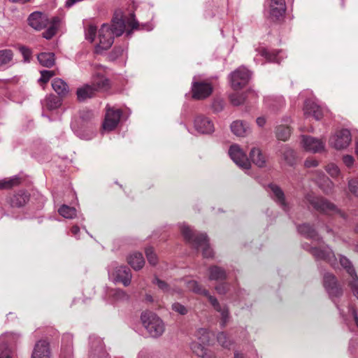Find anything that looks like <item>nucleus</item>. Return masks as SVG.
<instances>
[{
	"label": "nucleus",
	"instance_id": "obj_1",
	"mask_svg": "<svg viewBox=\"0 0 358 358\" xmlns=\"http://www.w3.org/2000/svg\"><path fill=\"white\" fill-rule=\"evenodd\" d=\"M127 24L131 27V29H137L138 26V22L134 18L126 22L122 10H116L112 19L111 27L103 24L99 31V43L96 46V52L100 53L102 50L110 48L113 43L114 37L121 36L126 30Z\"/></svg>",
	"mask_w": 358,
	"mask_h": 358
},
{
	"label": "nucleus",
	"instance_id": "obj_2",
	"mask_svg": "<svg viewBox=\"0 0 358 358\" xmlns=\"http://www.w3.org/2000/svg\"><path fill=\"white\" fill-rule=\"evenodd\" d=\"M28 22L29 24L36 30L47 28V30L43 33V36L46 39H50L57 32L60 19L58 17L49 19L45 14L34 12L29 15Z\"/></svg>",
	"mask_w": 358,
	"mask_h": 358
},
{
	"label": "nucleus",
	"instance_id": "obj_3",
	"mask_svg": "<svg viewBox=\"0 0 358 358\" xmlns=\"http://www.w3.org/2000/svg\"><path fill=\"white\" fill-rule=\"evenodd\" d=\"M180 229L186 241L196 249L202 250L203 257L208 258L213 256V252L209 246L206 234L196 233L185 224H180Z\"/></svg>",
	"mask_w": 358,
	"mask_h": 358
},
{
	"label": "nucleus",
	"instance_id": "obj_4",
	"mask_svg": "<svg viewBox=\"0 0 358 358\" xmlns=\"http://www.w3.org/2000/svg\"><path fill=\"white\" fill-rule=\"evenodd\" d=\"M141 320L151 337H159L164 332V323L155 313L149 311L143 312L141 314Z\"/></svg>",
	"mask_w": 358,
	"mask_h": 358
},
{
	"label": "nucleus",
	"instance_id": "obj_5",
	"mask_svg": "<svg viewBox=\"0 0 358 358\" xmlns=\"http://www.w3.org/2000/svg\"><path fill=\"white\" fill-rule=\"evenodd\" d=\"M108 277L113 282L122 283L127 287L131 283L132 275L127 266L113 262L108 268Z\"/></svg>",
	"mask_w": 358,
	"mask_h": 358
},
{
	"label": "nucleus",
	"instance_id": "obj_6",
	"mask_svg": "<svg viewBox=\"0 0 358 358\" xmlns=\"http://www.w3.org/2000/svg\"><path fill=\"white\" fill-rule=\"evenodd\" d=\"M306 200L315 210L322 213L329 215L338 214L344 217V214L334 203L324 198L308 194L306 196Z\"/></svg>",
	"mask_w": 358,
	"mask_h": 358
},
{
	"label": "nucleus",
	"instance_id": "obj_7",
	"mask_svg": "<svg viewBox=\"0 0 358 358\" xmlns=\"http://www.w3.org/2000/svg\"><path fill=\"white\" fill-rule=\"evenodd\" d=\"M352 141L351 133L348 129H343L336 131L329 139V146L341 150L347 148Z\"/></svg>",
	"mask_w": 358,
	"mask_h": 358
},
{
	"label": "nucleus",
	"instance_id": "obj_8",
	"mask_svg": "<svg viewBox=\"0 0 358 358\" xmlns=\"http://www.w3.org/2000/svg\"><path fill=\"white\" fill-rule=\"evenodd\" d=\"M300 145L304 150L311 153H321L326 150L325 141L308 135L301 136Z\"/></svg>",
	"mask_w": 358,
	"mask_h": 358
},
{
	"label": "nucleus",
	"instance_id": "obj_9",
	"mask_svg": "<svg viewBox=\"0 0 358 358\" xmlns=\"http://www.w3.org/2000/svg\"><path fill=\"white\" fill-rule=\"evenodd\" d=\"M303 248L309 250L317 259L325 260L333 266L336 264V258L333 251L327 246L320 245L318 247H309V245L304 244Z\"/></svg>",
	"mask_w": 358,
	"mask_h": 358
},
{
	"label": "nucleus",
	"instance_id": "obj_10",
	"mask_svg": "<svg viewBox=\"0 0 358 358\" xmlns=\"http://www.w3.org/2000/svg\"><path fill=\"white\" fill-rule=\"evenodd\" d=\"M229 155L233 162L242 169L248 170L250 166V162L245 152L237 144L231 145L229 149Z\"/></svg>",
	"mask_w": 358,
	"mask_h": 358
},
{
	"label": "nucleus",
	"instance_id": "obj_11",
	"mask_svg": "<svg viewBox=\"0 0 358 358\" xmlns=\"http://www.w3.org/2000/svg\"><path fill=\"white\" fill-rule=\"evenodd\" d=\"M251 72L245 67H239L230 74V82L234 90L241 89L248 84Z\"/></svg>",
	"mask_w": 358,
	"mask_h": 358
},
{
	"label": "nucleus",
	"instance_id": "obj_12",
	"mask_svg": "<svg viewBox=\"0 0 358 358\" xmlns=\"http://www.w3.org/2000/svg\"><path fill=\"white\" fill-rule=\"evenodd\" d=\"M340 264L350 276L351 280L349 282V286L350 287L353 294L358 299V278L351 262L345 257L340 256Z\"/></svg>",
	"mask_w": 358,
	"mask_h": 358
},
{
	"label": "nucleus",
	"instance_id": "obj_13",
	"mask_svg": "<svg viewBox=\"0 0 358 358\" xmlns=\"http://www.w3.org/2000/svg\"><path fill=\"white\" fill-rule=\"evenodd\" d=\"M121 115V110L107 107L103 129L108 131L113 130L117 126Z\"/></svg>",
	"mask_w": 358,
	"mask_h": 358
},
{
	"label": "nucleus",
	"instance_id": "obj_14",
	"mask_svg": "<svg viewBox=\"0 0 358 358\" xmlns=\"http://www.w3.org/2000/svg\"><path fill=\"white\" fill-rule=\"evenodd\" d=\"M208 301L215 310L219 313L220 325L222 328H224L231 318L228 306L225 304H220L217 299L212 295L209 296Z\"/></svg>",
	"mask_w": 358,
	"mask_h": 358
},
{
	"label": "nucleus",
	"instance_id": "obj_15",
	"mask_svg": "<svg viewBox=\"0 0 358 358\" xmlns=\"http://www.w3.org/2000/svg\"><path fill=\"white\" fill-rule=\"evenodd\" d=\"M286 11L285 0H271L267 13L272 20H279L282 18Z\"/></svg>",
	"mask_w": 358,
	"mask_h": 358
},
{
	"label": "nucleus",
	"instance_id": "obj_16",
	"mask_svg": "<svg viewBox=\"0 0 358 358\" xmlns=\"http://www.w3.org/2000/svg\"><path fill=\"white\" fill-rule=\"evenodd\" d=\"M324 287L331 299L338 297L342 294V289L338 285L335 276L331 273L324 274Z\"/></svg>",
	"mask_w": 358,
	"mask_h": 358
},
{
	"label": "nucleus",
	"instance_id": "obj_17",
	"mask_svg": "<svg viewBox=\"0 0 358 358\" xmlns=\"http://www.w3.org/2000/svg\"><path fill=\"white\" fill-rule=\"evenodd\" d=\"M192 96L196 99H203L208 97L213 91L210 84L204 82H193Z\"/></svg>",
	"mask_w": 358,
	"mask_h": 358
},
{
	"label": "nucleus",
	"instance_id": "obj_18",
	"mask_svg": "<svg viewBox=\"0 0 358 358\" xmlns=\"http://www.w3.org/2000/svg\"><path fill=\"white\" fill-rule=\"evenodd\" d=\"M31 358H51L50 344L45 340H40L35 344Z\"/></svg>",
	"mask_w": 358,
	"mask_h": 358
},
{
	"label": "nucleus",
	"instance_id": "obj_19",
	"mask_svg": "<svg viewBox=\"0 0 358 358\" xmlns=\"http://www.w3.org/2000/svg\"><path fill=\"white\" fill-rule=\"evenodd\" d=\"M91 350L89 358H108V355L104 350L103 342L99 338H90Z\"/></svg>",
	"mask_w": 358,
	"mask_h": 358
},
{
	"label": "nucleus",
	"instance_id": "obj_20",
	"mask_svg": "<svg viewBox=\"0 0 358 358\" xmlns=\"http://www.w3.org/2000/svg\"><path fill=\"white\" fill-rule=\"evenodd\" d=\"M20 334L14 333H6L0 336V348L4 352L10 351L13 355L12 346L15 345L20 339Z\"/></svg>",
	"mask_w": 358,
	"mask_h": 358
},
{
	"label": "nucleus",
	"instance_id": "obj_21",
	"mask_svg": "<svg viewBox=\"0 0 358 358\" xmlns=\"http://www.w3.org/2000/svg\"><path fill=\"white\" fill-rule=\"evenodd\" d=\"M194 128L201 134H210L214 131L213 122L207 117L199 116L194 120Z\"/></svg>",
	"mask_w": 358,
	"mask_h": 358
},
{
	"label": "nucleus",
	"instance_id": "obj_22",
	"mask_svg": "<svg viewBox=\"0 0 358 358\" xmlns=\"http://www.w3.org/2000/svg\"><path fill=\"white\" fill-rule=\"evenodd\" d=\"M271 196L277 202L284 210H287V204L285 199V195L282 189L276 185L271 184L268 187Z\"/></svg>",
	"mask_w": 358,
	"mask_h": 358
},
{
	"label": "nucleus",
	"instance_id": "obj_23",
	"mask_svg": "<svg viewBox=\"0 0 358 358\" xmlns=\"http://www.w3.org/2000/svg\"><path fill=\"white\" fill-rule=\"evenodd\" d=\"M303 111L305 115L313 116L317 120L322 119L323 116L322 109L311 100L306 101Z\"/></svg>",
	"mask_w": 358,
	"mask_h": 358
},
{
	"label": "nucleus",
	"instance_id": "obj_24",
	"mask_svg": "<svg viewBox=\"0 0 358 358\" xmlns=\"http://www.w3.org/2000/svg\"><path fill=\"white\" fill-rule=\"evenodd\" d=\"M257 52L262 57H264L268 62L280 63L282 60L283 56L282 51H275L273 50L272 52H269L267 49L264 47H259L257 49Z\"/></svg>",
	"mask_w": 358,
	"mask_h": 358
},
{
	"label": "nucleus",
	"instance_id": "obj_25",
	"mask_svg": "<svg viewBox=\"0 0 358 358\" xmlns=\"http://www.w3.org/2000/svg\"><path fill=\"white\" fill-rule=\"evenodd\" d=\"M127 262L136 271L141 270L145 264L143 255L138 252L131 253L127 257Z\"/></svg>",
	"mask_w": 358,
	"mask_h": 358
},
{
	"label": "nucleus",
	"instance_id": "obj_26",
	"mask_svg": "<svg viewBox=\"0 0 358 358\" xmlns=\"http://www.w3.org/2000/svg\"><path fill=\"white\" fill-rule=\"evenodd\" d=\"M231 130L237 136H245L250 132L248 124L242 121L236 120L231 123Z\"/></svg>",
	"mask_w": 358,
	"mask_h": 358
},
{
	"label": "nucleus",
	"instance_id": "obj_27",
	"mask_svg": "<svg viewBox=\"0 0 358 358\" xmlns=\"http://www.w3.org/2000/svg\"><path fill=\"white\" fill-rule=\"evenodd\" d=\"M202 343L193 342L191 344V349L192 352L198 357L202 358H215V355L208 351Z\"/></svg>",
	"mask_w": 358,
	"mask_h": 358
},
{
	"label": "nucleus",
	"instance_id": "obj_28",
	"mask_svg": "<svg viewBox=\"0 0 358 358\" xmlns=\"http://www.w3.org/2000/svg\"><path fill=\"white\" fill-rule=\"evenodd\" d=\"M73 336L70 334H66L63 336L62 340V352L64 358H67L72 353Z\"/></svg>",
	"mask_w": 358,
	"mask_h": 358
},
{
	"label": "nucleus",
	"instance_id": "obj_29",
	"mask_svg": "<svg viewBox=\"0 0 358 358\" xmlns=\"http://www.w3.org/2000/svg\"><path fill=\"white\" fill-rule=\"evenodd\" d=\"M320 178L317 180L320 187L323 190V192L326 194H329L332 192L334 184V182L327 177L323 172H319Z\"/></svg>",
	"mask_w": 358,
	"mask_h": 358
},
{
	"label": "nucleus",
	"instance_id": "obj_30",
	"mask_svg": "<svg viewBox=\"0 0 358 358\" xmlns=\"http://www.w3.org/2000/svg\"><path fill=\"white\" fill-rule=\"evenodd\" d=\"M96 92V89L92 85H85L77 90L76 94L78 99L80 101H85L88 98L92 97Z\"/></svg>",
	"mask_w": 358,
	"mask_h": 358
},
{
	"label": "nucleus",
	"instance_id": "obj_31",
	"mask_svg": "<svg viewBox=\"0 0 358 358\" xmlns=\"http://www.w3.org/2000/svg\"><path fill=\"white\" fill-rule=\"evenodd\" d=\"M185 283L186 284L187 288L189 291H192L198 294L203 295V296H206L208 298V299H209V296H211L209 294V292L207 289L202 288L201 286L196 280H185Z\"/></svg>",
	"mask_w": 358,
	"mask_h": 358
},
{
	"label": "nucleus",
	"instance_id": "obj_32",
	"mask_svg": "<svg viewBox=\"0 0 358 358\" xmlns=\"http://www.w3.org/2000/svg\"><path fill=\"white\" fill-rule=\"evenodd\" d=\"M29 201V196L24 192H19L10 199V204L12 207L23 206Z\"/></svg>",
	"mask_w": 358,
	"mask_h": 358
},
{
	"label": "nucleus",
	"instance_id": "obj_33",
	"mask_svg": "<svg viewBox=\"0 0 358 358\" xmlns=\"http://www.w3.org/2000/svg\"><path fill=\"white\" fill-rule=\"evenodd\" d=\"M52 89L59 96H64L69 93V86L66 82L60 78H55L52 83Z\"/></svg>",
	"mask_w": 358,
	"mask_h": 358
},
{
	"label": "nucleus",
	"instance_id": "obj_34",
	"mask_svg": "<svg viewBox=\"0 0 358 358\" xmlns=\"http://www.w3.org/2000/svg\"><path fill=\"white\" fill-rule=\"evenodd\" d=\"M37 59L40 64L48 68L52 67L55 63V55L51 52H41Z\"/></svg>",
	"mask_w": 358,
	"mask_h": 358
},
{
	"label": "nucleus",
	"instance_id": "obj_35",
	"mask_svg": "<svg viewBox=\"0 0 358 358\" xmlns=\"http://www.w3.org/2000/svg\"><path fill=\"white\" fill-rule=\"evenodd\" d=\"M61 100L55 95H49L45 99L43 106L48 110H53L58 108L61 106Z\"/></svg>",
	"mask_w": 358,
	"mask_h": 358
},
{
	"label": "nucleus",
	"instance_id": "obj_36",
	"mask_svg": "<svg viewBox=\"0 0 358 358\" xmlns=\"http://www.w3.org/2000/svg\"><path fill=\"white\" fill-rule=\"evenodd\" d=\"M93 87H95L96 91L106 90L109 86V80L104 76L97 73L93 78Z\"/></svg>",
	"mask_w": 358,
	"mask_h": 358
},
{
	"label": "nucleus",
	"instance_id": "obj_37",
	"mask_svg": "<svg viewBox=\"0 0 358 358\" xmlns=\"http://www.w3.org/2000/svg\"><path fill=\"white\" fill-rule=\"evenodd\" d=\"M299 232L307 238L314 241L319 240L315 230L308 224H303L298 227Z\"/></svg>",
	"mask_w": 358,
	"mask_h": 358
},
{
	"label": "nucleus",
	"instance_id": "obj_38",
	"mask_svg": "<svg viewBox=\"0 0 358 358\" xmlns=\"http://www.w3.org/2000/svg\"><path fill=\"white\" fill-rule=\"evenodd\" d=\"M250 157L252 162L259 167H263L266 164L265 157L262 155L259 149L253 148L250 152Z\"/></svg>",
	"mask_w": 358,
	"mask_h": 358
},
{
	"label": "nucleus",
	"instance_id": "obj_39",
	"mask_svg": "<svg viewBox=\"0 0 358 358\" xmlns=\"http://www.w3.org/2000/svg\"><path fill=\"white\" fill-rule=\"evenodd\" d=\"M209 273V279L211 280H222L226 278L225 271L217 266L210 267Z\"/></svg>",
	"mask_w": 358,
	"mask_h": 358
},
{
	"label": "nucleus",
	"instance_id": "obj_40",
	"mask_svg": "<svg viewBox=\"0 0 358 358\" xmlns=\"http://www.w3.org/2000/svg\"><path fill=\"white\" fill-rule=\"evenodd\" d=\"M60 215L66 219H73L76 216V210L75 208L67 205H62L58 210Z\"/></svg>",
	"mask_w": 358,
	"mask_h": 358
},
{
	"label": "nucleus",
	"instance_id": "obj_41",
	"mask_svg": "<svg viewBox=\"0 0 358 358\" xmlns=\"http://www.w3.org/2000/svg\"><path fill=\"white\" fill-rule=\"evenodd\" d=\"M13 57V53L10 50H0V66H4L11 63Z\"/></svg>",
	"mask_w": 358,
	"mask_h": 358
},
{
	"label": "nucleus",
	"instance_id": "obj_42",
	"mask_svg": "<svg viewBox=\"0 0 358 358\" xmlns=\"http://www.w3.org/2000/svg\"><path fill=\"white\" fill-rule=\"evenodd\" d=\"M282 159L288 165L292 166L295 162V152L291 148L285 147L282 151Z\"/></svg>",
	"mask_w": 358,
	"mask_h": 358
},
{
	"label": "nucleus",
	"instance_id": "obj_43",
	"mask_svg": "<svg viewBox=\"0 0 358 358\" xmlns=\"http://www.w3.org/2000/svg\"><path fill=\"white\" fill-rule=\"evenodd\" d=\"M291 130L289 127L285 126H279L276 129V137L278 140L287 141L290 136Z\"/></svg>",
	"mask_w": 358,
	"mask_h": 358
},
{
	"label": "nucleus",
	"instance_id": "obj_44",
	"mask_svg": "<svg viewBox=\"0 0 358 358\" xmlns=\"http://www.w3.org/2000/svg\"><path fill=\"white\" fill-rule=\"evenodd\" d=\"M325 170L327 173L333 178H337L341 176L340 168L334 163H329L325 166Z\"/></svg>",
	"mask_w": 358,
	"mask_h": 358
},
{
	"label": "nucleus",
	"instance_id": "obj_45",
	"mask_svg": "<svg viewBox=\"0 0 358 358\" xmlns=\"http://www.w3.org/2000/svg\"><path fill=\"white\" fill-rule=\"evenodd\" d=\"M217 340L219 344L224 348L229 349L233 344V341L229 338L227 334L223 331L218 333Z\"/></svg>",
	"mask_w": 358,
	"mask_h": 358
},
{
	"label": "nucleus",
	"instance_id": "obj_46",
	"mask_svg": "<svg viewBox=\"0 0 358 358\" xmlns=\"http://www.w3.org/2000/svg\"><path fill=\"white\" fill-rule=\"evenodd\" d=\"M109 295L115 301H127L129 299V295L122 289H111Z\"/></svg>",
	"mask_w": 358,
	"mask_h": 358
},
{
	"label": "nucleus",
	"instance_id": "obj_47",
	"mask_svg": "<svg viewBox=\"0 0 358 358\" xmlns=\"http://www.w3.org/2000/svg\"><path fill=\"white\" fill-rule=\"evenodd\" d=\"M20 183V178L17 176H14L10 178H6L0 180V188L1 189H8L11 188L15 185Z\"/></svg>",
	"mask_w": 358,
	"mask_h": 358
},
{
	"label": "nucleus",
	"instance_id": "obj_48",
	"mask_svg": "<svg viewBox=\"0 0 358 358\" xmlns=\"http://www.w3.org/2000/svg\"><path fill=\"white\" fill-rule=\"evenodd\" d=\"M196 336L203 344H206L209 342L210 332L207 329L200 328L196 331Z\"/></svg>",
	"mask_w": 358,
	"mask_h": 358
},
{
	"label": "nucleus",
	"instance_id": "obj_49",
	"mask_svg": "<svg viewBox=\"0 0 358 358\" xmlns=\"http://www.w3.org/2000/svg\"><path fill=\"white\" fill-rule=\"evenodd\" d=\"M152 282L156 284L157 287L164 293L169 294V292H171V285H169L165 281L159 279L158 278H155Z\"/></svg>",
	"mask_w": 358,
	"mask_h": 358
},
{
	"label": "nucleus",
	"instance_id": "obj_50",
	"mask_svg": "<svg viewBox=\"0 0 358 358\" xmlns=\"http://www.w3.org/2000/svg\"><path fill=\"white\" fill-rule=\"evenodd\" d=\"M245 100V96L238 92L234 93L230 95L231 103L234 106L242 104Z\"/></svg>",
	"mask_w": 358,
	"mask_h": 358
},
{
	"label": "nucleus",
	"instance_id": "obj_51",
	"mask_svg": "<svg viewBox=\"0 0 358 358\" xmlns=\"http://www.w3.org/2000/svg\"><path fill=\"white\" fill-rule=\"evenodd\" d=\"M145 255L148 262L155 266L157 264V257L152 248H148L145 250Z\"/></svg>",
	"mask_w": 358,
	"mask_h": 358
},
{
	"label": "nucleus",
	"instance_id": "obj_52",
	"mask_svg": "<svg viewBox=\"0 0 358 358\" xmlns=\"http://www.w3.org/2000/svg\"><path fill=\"white\" fill-rule=\"evenodd\" d=\"M96 33V27L92 24L89 25L85 31V38L90 42H92L94 40Z\"/></svg>",
	"mask_w": 358,
	"mask_h": 358
},
{
	"label": "nucleus",
	"instance_id": "obj_53",
	"mask_svg": "<svg viewBox=\"0 0 358 358\" xmlns=\"http://www.w3.org/2000/svg\"><path fill=\"white\" fill-rule=\"evenodd\" d=\"M171 308L173 311L181 315H185L188 313V308L178 302L173 303L171 306Z\"/></svg>",
	"mask_w": 358,
	"mask_h": 358
},
{
	"label": "nucleus",
	"instance_id": "obj_54",
	"mask_svg": "<svg viewBox=\"0 0 358 358\" xmlns=\"http://www.w3.org/2000/svg\"><path fill=\"white\" fill-rule=\"evenodd\" d=\"M55 75V73L53 71H41V78L38 79V82L46 83Z\"/></svg>",
	"mask_w": 358,
	"mask_h": 358
},
{
	"label": "nucleus",
	"instance_id": "obj_55",
	"mask_svg": "<svg viewBox=\"0 0 358 358\" xmlns=\"http://www.w3.org/2000/svg\"><path fill=\"white\" fill-rule=\"evenodd\" d=\"M348 187L351 193L358 196V178L350 180L348 182Z\"/></svg>",
	"mask_w": 358,
	"mask_h": 358
},
{
	"label": "nucleus",
	"instance_id": "obj_56",
	"mask_svg": "<svg viewBox=\"0 0 358 358\" xmlns=\"http://www.w3.org/2000/svg\"><path fill=\"white\" fill-rule=\"evenodd\" d=\"M20 51L23 56L24 62H29L31 57V51L30 49L26 48V47H20Z\"/></svg>",
	"mask_w": 358,
	"mask_h": 358
},
{
	"label": "nucleus",
	"instance_id": "obj_57",
	"mask_svg": "<svg viewBox=\"0 0 358 358\" xmlns=\"http://www.w3.org/2000/svg\"><path fill=\"white\" fill-rule=\"evenodd\" d=\"M343 162L348 168H351L354 164L355 159L352 155H345L343 156Z\"/></svg>",
	"mask_w": 358,
	"mask_h": 358
},
{
	"label": "nucleus",
	"instance_id": "obj_58",
	"mask_svg": "<svg viewBox=\"0 0 358 358\" xmlns=\"http://www.w3.org/2000/svg\"><path fill=\"white\" fill-rule=\"evenodd\" d=\"M319 165V162L313 157L308 158L304 162V166L306 168L316 167Z\"/></svg>",
	"mask_w": 358,
	"mask_h": 358
},
{
	"label": "nucleus",
	"instance_id": "obj_59",
	"mask_svg": "<svg viewBox=\"0 0 358 358\" xmlns=\"http://www.w3.org/2000/svg\"><path fill=\"white\" fill-rule=\"evenodd\" d=\"M182 289L180 287H178L176 284L171 285V292H169V294L171 295H175V294H182Z\"/></svg>",
	"mask_w": 358,
	"mask_h": 358
},
{
	"label": "nucleus",
	"instance_id": "obj_60",
	"mask_svg": "<svg viewBox=\"0 0 358 358\" xmlns=\"http://www.w3.org/2000/svg\"><path fill=\"white\" fill-rule=\"evenodd\" d=\"M215 289L219 294H224L227 293L228 288L225 284H220L215 287Z\"/></svg>",
	"mask_w": 358,
	"mask_h": 358
},
{
	"label": "nucleus",
	"instance_id": "obj_61",
	"mask_svg": "<svg viewBox=\"0 0 358 358\" xmlns=\"http://www.w3.org/2000/svg\"><path fill=\"white\" fill-rule=\"evenodd\" d=\"M349 313L352 315V316L354 318V320L358 327V315L355 308H349Z\"/></svg>",
	"mask_w": 358,
	"mask_h": 358
},
{
	"label": "nucleus",
	"instance_id": "obj_62",
	"mask_svg": "<svg viewBox=\"0 0 358 358\" xmlns=\"http://www.w3.org/2000/svg\"><path fill=\"white\" fill-rule=\"evenodd\" d=\"M256 122L259 127H262L266 124V119L264 117H259Z\"/></svg>",
	"mask_w": 358,
	"mask_h": 358
},
{
	"label": "nucleus",
	"instance_id": "obj_63",
	"mask_svg": "<svg viewBox=\"0 0 358 358\" xmlns=\"http://www.w3.org/2000/svg\"><path fill=\"white\" fill-rule=\"evenodd\" d=\"M80 232V229L78 226H73L71 229V233L76 238H79L78 234Z\"/></svg>",
	"mask_w": 358,
	"mask_h": 358
},
{
	"label": "nucleus",
	"instance_id": "obj_64",
	"mask_svg": "<svg viewBox=\"0 0 358 358\" xmlns=\"http://www.w3.org/2000/svg\"><path fill=\"white\" fill-rule=\"evenodd\" d=\"M137 358H148V357L147 356V355L145 352H140L138 355Z\"/></svg>",
	"mask_w": 358,
	"mask_h": 358
}]
</instances>
